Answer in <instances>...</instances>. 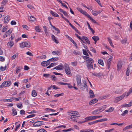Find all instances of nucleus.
<instances>
[{
  "label": "nucleus",
  "instance_id": "obj_1",
  "mask_svg": "<svg viewBox=\"0 0 132 132\" xmlns=\"http://www.w3.org/2000/svg\"><path fill=\"white\" fill-rule=\"evenodd\" d=\"M64 66L65 71L66 74L69 76H71V73L69 65L65 63Z\"/></svg>",
  "mask_w": 132,
  "mask_h": 132
},
{
  "label": "nucleus",
  "instance_id": "obj_2",
  "mask_svg": "<svg viewBox=\"0 0 132 132\" xmlns=\"http://www.w3.org/2000/svg\"><path fill=\"white\" fill-rule=\"evenodd\" d=\"M21 48L25 47H29L30 46V44L29 42H23L19 44Z\"/></svg>",
  "mask_w": 132,
  "mask_h": 132
},
{
  "label": "nucleus",
  "instance_id": "obj_3",
  "mask_svg": "<svg viewBox=\"0 0 132 132\" xmlns=\"http://www.w3.org/2000/svg\"><path fill=\"white\" fill-rule=\"evenodd\" d=\"M11 84L10 81H4L0 85V88H2L4 87H9Z\"/></svg>",
  "mask_w": 132,
  "mask_h": 132
},
{
  "label": "nucleus",
  "instance_id": "obj_4",
  "mask_svg": "<svg viewBox=\"0 0 132 132\" xmlns=\"http://www.w3.org/2000/svg\"><path fill=\"white\" fill-rule=\"evenodd\" d=\"M76 79L77 83V85L80 86L81 84V77L80 75H76Z\"/></svg>",
  "mask_w": 132,
  "mask_h": 132
},
{
  "label": "nucleus",
  "instance_id": "obj_5",
  "mask_svg": "<svg viewBox=\"0 0 132 132\" xmlns=\"http://www.w3.org/2000/svg\"><path fill=\"white\" fill-rule=\"evenodd\" d=\"M126 93V92H125L120 96L117 97L116 98V100H117V101H119L125 97Z\"/></svg>",
  "mask_w": 132,
  "mask_h": 132
},
{
  "label": "nucleus",
  "instance_id": "obj_6",
  "mask_svg": "<svg viewBox=\"0 0 132 132\" xmlns=\"http://www.w3.org/2000/svg\"><path fill=\"white\" fill-rule=\"evenodd\" d=\"M43 121H37L34 123L33 124L34 127L39 126L43 124Z\"/></svg>",
  "mask_w": 132,
  "mask_h": 132
},
{
  "label": "nucleus",
  "instance_id": "obj_7",
  "mask_svg": "<svg viewBox=\"0 0 132 132\" xmlns=\"http://www.w3.org/2000/svg\"><path fill=\"white\" fill-rule=\"evenodd\" d=\"M77 9L79 12L83 14L84 15L86 16H87L88 14L86 11L82 10L81 8L78 7L77 8Z\"/></svg>",
  "mask_w": 132,
  "mask_h": 132
},
{
  "label": "nucleus",
  "instance_id": "obj_8",
  "mask_svg": "<svg viewBox=\"0 0 132 132\" xmlns=\"http://www.w3.org/2000/svg\"><path fill=\"white\" fill-rule=\"evenodd\" d=\"M64 67L63 65L62 64H60L57 66L53 68V69H56L58 70H61L63 69Z\"/></svg>",
  "mask_w": 132,
  "mask_h": 132
},
{
  "label": "nucleus",
  "instance_id": "obj_9",
  "mask_svg": "<svg viewBox=\"0 0 132 132\" xmlns=\"http://www.w3.org/2000/svg\"><path fill=\"white\" fill-rule=\"evenodd\" d=\"M11 19L9 15H7L5 16L4 19V21L5 23H8Z\"/></svg>",
  "mask_w": 132,
  "mask_h": 132
},
{
  "label": "nucleus",
  "instance_id": "obj_10",
  "mask_svg": "<svg viewBox=\"0 0 132 132\" xmlns=\"http://www.w3.org/2000/svg\"><path fill=\"white\" fill-rule=\"evenodd\" d=\"M51 37L53 40L56 44H58L59 43V42L57 40V38L55 37L54 35L53 34L52 35Z\"/></svg>",
  "mask_w": 132,
  "mask_h": 132
},
{
  "label": "nucleus",
  "instance_id": "obj_11",
  "mask_svg": "<svg viewBox=\"0 0 132 132\" xmlns=\"http://www.w3.org/2000/svg\"><path fill=\"white\" fill-rule=\"evenodd\" d=\"M83 83L84 84V85H81L80 86V88L82 90L85 89L86 87H87V84L85 80H84L83 81Z\"/></svg>",
  "mask_w": 132,
  "mask_h": 132
},
{
  "label": "nucleus",
  "instance_id": "obj_12",
  "mask_svg": "<svg viewBox=\"0 0 132 132\" xmlns=\"http://www.w3.org/2000/svg\"><path fill=\"white\" fill-rule=\"evenodd\" d=\"M14 43L13 41L9 42L7 43V46L9 48H11L14 45Z\"/></svg>",
  "mask_w": 132,
  "mask_h": 132
},
{
  "label": "nucleus",
  "instance_id": "obj_13",
  "mask_svg": "<svg viewBox=\"0 0 132 132\" xmlns=\"http://www.w3.org/2000/svg\"><path fill=\"white\" fill-rule=\"evenodd\" d=\"M92 75L94 76L98 77L102 76L103 74L101 72H100L98 73L97 72H94L92 73Z\"/></svg>",
  "mask_w": 132,
  "mask_h": 132
},
{
  "label": "nucleus",
  "instance_id": "obj_14",
  "mask_svg": "<svg viewBox=\"0 0 132 132\" xmlns=\"http://www.w3.org/2000/svg\"><path fill=\"white\" fill-rule=\"evenodd\" d=\"M81 38L83 39L88 44H90V42L87 37L85 36H82Z\"/></svg>",
  "mask_w": 132,
  "mask_h": 132
},
{
  "label": "nucleus",
  "instance_id": "obj_15",
  "mask_svg": "<svg viewBox=\"0 0 132 132\" xmlns=\"http://www.w3.org/2000/svg\"><path fill=\"white\" fill-rule=\"evenodd\" d=\"M92 63H87L86 66L89 70H90L91 69H93V66L92 64Z\"/></svg>",
  "mask_w": 132,
  "mask_h": 132
},
{
  "label": "nucleus",
  "instance_id": "obj_16",
  "mask_svg": "<svg viewBox=\"0 0 132 132\" xmlns=\"http://www.w3.org/2000/svg\"><path fill=\"white\" fill-rule=\"evenodd\" d=\"M122 65V63L120 61H119L117 64V70L119 71L121 68Z\"/></svg>",
  "mask_w": 132,
  "mask_h": 132
},
{
  "label": "nucleus",
  "instance_id": "obj_17",
  "mask_svg": "<svg viewBox=\"0 0 132 132\" xmlns=\"http://www.w3.org/2000/svg\"><path fill=\"white\" fill-rule=\"evenodd\" d=\"M101 11H94L93 10L92 11V13L93 15L95 16H97L98 14L100 13Z\"/></svg>",
  "mask_w": 132,
  "mask_h": 132
},
{
  "label": "nucleus",
  "instance_id": "obj_18",
  "mask_svg": "<svg viewBox=\"0 0 132 132\" xmlns=\"http://www.w3.org/2000/svg\"><path fill=\"white\" fill-rule=\"evenodd\" d=\"M50 12V13L52 15L54 16L57 17H59V15H58L56 13L51 10V11Z\"/></svg>",
  "mask_w": 132,
  "mask_h": 132
},
{
  "label": "nucleus",
  "instance_id": "obj_19",
  "mask_svg": "<svg viewBox=\"0 0 132 132\" xmlns=\"http://www.w3.org/2000/svg\"><path fill=\"white\" fill-rule=\"evenodd\" d=\"M52 54L54 55H57L60 54V52L58 51H53L52 53Z\"/></svg>",
  "mask_w": 132,
  "mask_h": 132
},
{
  "label": "nucleus",
  "instance_id": "obj_20",
  "mask_svg": "<svg viewBox=\"0 0 132 132\" xmlns=\"http://www.w3.org/2000/svg\"><path fill=\"white\" fill-rule=\"evenodd\" d=\"M29 21L31 22H33L35 21V18L34 17L32 16H30L29 18Z\"/></svg>",
  "mask_w": 132,
  "mask_h": 132
},
{
  "label": "nucleus",
  "instance_id": "obj_21",
  "mask_svg": "<svg viewBox=\"0 0 132 132\" xmlns=\"http://www.w3.org/2000/svg\"><path fill=\"white\" fill-rule=\"evenodd\" d=\"M98 100L96 99H94L93 100H92L91 101L89 102V105H92L93 104L97 102L98 101Z\"/></svg>",
  "mask_w": 132,
  "mask_h": 132
},
{
  "label": "nucleus",
  "instance_id": "obj_22",
  "mask_svg": "<svg viewBox=\"0 0 132 132\" xmlns=\"http://www.w3.org/2000/svg\"><path fill=\"white\" fill-rule=\"evenodd\" d=\"M89 93L90 95V97L91 98H93L95 96L93 91L91 89L90 90Z\"/></svg>",
  "mask_w": 132,
  "mask_h": 132
},
{
  "label": "nucleus",
  "instance_id": "obj_23",
  "mask_svg": "<svg viewBox=\"0 0 132 132\" xmlns=\"http://www.w3.org/2000/svg\"><path fill=\"white\" fill-rule=\"evenodd\" d=\"M59 59L58 57H53L48 60L47 61H55L58 60Z\"/></svg>",
  "mask_w": 132,
  "mask_h": 132
},
{
  "label": "nucleus",
  "instance_id": "obj_24",
  "mask_svg": "<svg viewBox=\"0 0 132 132\" xmlns=\"http://www.w3.org/2000/svg\"><path fill=\"white\" fill-rule=\"evenodd\" d=\"M86 61L87 62V63H93L94 62L93 60L92 59L89 57L88 58L87 60H86Z\"/></svg>",
  "mask_w": 132,
  "mask_h": 132
},
{
  "label": "nucleus",
  "instance_id": "obj_25",
  "mask_svg": "<svg viewBox=\"0 0 132 132\" xmlns=\"http://www.w3.org/2000/svg\"><path fill=\"white\" fill-rule=\"evenodd\" d=\"M87 18H89V19L92 21L93 22L95 23H97L93 19L89 14L87 16Z\"/></svg>",
  "mask_w": 132,
  "mask_h": 132
},
{
  "label": "nucleus",
  "instance_id": "obj_26",
  "mask_svg": "<svg viewBox=\"0 0 132 132\" xmlns=\"http://www.w3.org/2000/svg\"><path fill=\"white\" fill-rule=\"evenodd\" d=\"M77 117L75 115H71L70 118L71 119H72L73 121H76V120L77 119Z\"/></svg>",
  "mask_w": 132,
  "mask_h": 132
},
{
  "label": "nucleus",
  "instance_id": "obj_27",
  "mask_svg": "<svg viewBox=\"0 0 132 132\" xmlns=\"http://www.w3.org/2000/svg\"><path fill=\"white\" fill-rule=\"evenodd\" d=\"M35 30L37 32H41L40 28L38 26H36L35 28Z\"/></svg>",
  "mask_w": 132,
  "mask_h": 132
},
{
  "label": "nucleus",
  "instance_id": "obj_28",
  "mask_svg": "<svg viewBox=\"0 0 132 132\" xmlns=\"http://www.w3.org/2000/svg\"><path fill=\"white\" fill-rule=\"evenodd\" d=\"M80 132H94V131L93 130L91 129H88L87 130L82 129L81 130Z\"/></svg>",
  "mask_w": 132,
  "mask_h": 132
},
{
  "label": "nucleus",
  "instance_id": "obj_29",
  "mask_svg": "<svg viewBox=\"0 0 132 132\" xmlns=\"http://www.w3.org/2000/svg\"><path fill=\"white\" fill-rule=\"evenodd\" d=\"M108 40L110 45L113 47H114V45L112 44L111 39L109 37H108Z\"/></svg>",
  "mask_w": 132,
  "mask_h": 132
},
{
  "label": "nucleus",
  "instance_id": "obj_30",
  "mask_svg": "<svg viewBox=\"0 0 132 132\" xmlns=\"http://www.w3.org/2000/svg\"><path fill=\"white\" fill-rule=\"evenodd\" d=\"M69 115H70V114H72V115L76 116L79 113L77 111H72L71 112L69 113Z\"/></svg>",
  "mask_w": 132,
  "mask_h": 132
},
{
  "label": "nucleus",
  "instance_id": "obj_31",
  "mask_svg": "<svg viewBox=\"0 0 132 132\" xmlns=\"http://www.w3.org/2000/svg\"><path fill=\"white\" fill-rule=\"evenodd\" d=\"M108 120L107 118H104L102 119H101L98 120H96V123L98 122H101L102 121H106Z\"/></svg>",
  "mask_w": 132,
  "mask_h": 132
},
{
  "label": "nucleus",
  "instance_id": "obj_32",
  "mask_svg": "<svg viewBox=\"0 0 132 132\" xmlns=\"http://www.w3.org/2000/svg\"><path fill=\"white\" fill-rule=\"evenodd\" d=\"M114 109L113 108V107H111L108 110H106L105 111V112H112V111H113Z\"/></svg>",
  "mask_w": 132,
  "mask_h": 132
},
{
  "label": "nucleus",
  "instance_id": "obj_33",
  "mask_svg": "<svg viewBox=\"0 0 132 132\" xmlns=\"http://www.w3.org/2000/svg\"><path fill=\"white\" fill-rule=\"evenodd\" d=\"M31 95L32 96L34 97H35L37 96V93L35 90H33L32 91Z\"/></svg>",
  "mask_w": 132,
  "mask_h": 132
},
{
  "label": "nucleus",
  "instance_id": "obj_34",
  "mask_svg": "<svg viewBox=\"0 0 132 132\" xmlns=\"http://www.w3.org/2000/svg\"><path fill=\"white\" fill-rule=\"evenodd\" d=\"M121 107L122 108H124L126 107H130L131 105H130L129 103V104H127L126 103H124L121 106Z\"/></svg>",
  "mask_w": 132,
  "mask_h": 132
},
{
  "label": "nucleus",
  "instance_id": "obj_35",
  "mask_svg": "<svg viewBox=\"0 0 132 132\" xmlns=\"http://www.w3.org/2000/svg\"><path fill=\"white\" fill-rule=\"evenodd\" d=\"M1 101L4 102H12V100L11 99H5L2 100Z\"/></svg>",
  "mask_w": 132,
  "mask_h": 132
},
{
  "label": "nucleus",
  "instance_id": "obj_36",
  "mask_svg": "<svg viewBox=\"0 0 132 132\" xmlns=\"http://www.w3.org/2000/svg\"><path fill=\"white\" fill-rule=\"evenodd\" d=\"M100 110H99V108L95 110L94 111H93L92 113L94 114H98L100 113V112L97 113V112L100 111Z\"/></svg>",
  "mask_w": 132,
  "mask_h": 132
},
{
  "label": "nucleus",
  "instance_id": "obj_37",
  "mask_svg": "<svg viewBox=\"0 0 132 132\" xmlns=\"http://www.w3.org/2000/svg\"><path fill=\"white\" fill-rule=\"evenodd\" d=\"M21 70L20 67H17L16 68V73H18Z\"/></svg>",
  "mask_w": 132,
  "mask_h": 132
},
{
  "label": "nucleus",
  "instance_id": "obj_38",
  "mask_svg": "<svg viewBox=\"0 0 132 132\" xmlns=\"http://www.w3.org/2000/svg\"><path fill=\"white\" fill-rule=\"evenodd\" d=\"M122 92V90L119 89L117 90L115 92V93L117 94H121Z\"/></svg>",
  "mask_w": 132,
  "mask_h": 132
},
{
  "label": "nucleus",
  "instance_id": "obj_39",
  "mask_svg": "<svg viewBox=\"0 0 132 132\" xmlns=\"http://www.w3.org/2000/svg\"><path fill=\"white\" fill-rule=\"evenodd\" d=\"M17 107L19 108H22L23 107L22 104L21 103H19L16 104Z\"/></svg>",
  "mask_w": 132,
  "mask_h": 132
},
{
  "label": "nucleus",
  "instance_id": "obj_40",
  "mask_svg": "<svg viewBox=\"0 0 132 132\" xmlns=\"http://www.w3.org/2000/svg\"><path fill=\"white\" fill-rule=\"evenodd\" d=\"M105 105L103 106L100 107L99 108L100 110V112L104 110L105 108Z\"/></svg>",
  "mask_w": 132,
  "mask_h": 132
},
{
  "label": "nucleus",
  "instance_id": "obj_41",
  "mask_svg": "<svg viewBox=\"0 0 132 132\" xmlns=\"http://www.w3.org/2000/svg\"><path fill=\"white\" fill-rule=\"evenodd\" d=\"M132 90L130 89L127 92V93H126V94L125 96L126 97H127L132 93Z\"/></svg>",
  "mask_w": 132,
  "mask_h": 132
},
{
  "label": "nucleus",
  "instance_id": "obj_42",
  "mask_svg": "<svg viewBox=\"0 0 132 132\" xmlns=\"http://www.w3.org/2000/svg\"><path fill=\"white\" fill-rule=\"evenodd\" d=\"M112 58V56H111V57H110L108 59L107 63V64H109V65L110 64Z\"/></svg>",
  "mask_w": 132,
  "mask_h": 132
},
{
  "label": "nucleus",
  "instance_id": "obj_43",
  "mask_svg": "<svg viewBox=\"0 0 132 132\" xmlns=\"http://www.w3.org/2000/svg\"><path fill=\"white\" fill-rule=\"evenodd\" d=\"M127 38L126 37L125 38L123 39L121 41V43L122 44H125L127 43Z\"/></svg>",
  "mask_w": 132,
  "mask_h": 132
},
{
  "label": "nucleus",
  "instance_id": "obj_44",
  "mask_svg": "<svg viewBox=\"0 0 132 132\" xmlns=\"http://www.w3.org/2000/svg\"><path fill=\"white\" fill-rule=\"evenodd\" d=\"M98 63L102 65V66H103L104 65V64H103V61L101 60V59H99L98 60Z\"/></svg>",
  "mask_w": 132,
  "mask_h": 132
},
{
  "label": "nucleus",
  "instance_id": "obj_45",
  "mask_svg": "<svg viewBox=\"0 0 132 132\" xmlns=\"http://www.w3.org/2000/svg\"><path fill=\"white\" fill-rule=\"evenodd\" d=\"M90 51H92L94 53H96V50L95 48H94L92 47H90Z\"/></svg>",
  "mask_w": 132,
  "mask_h": 132
},
{
  "label": "nucleus",
  "instance_id": "obj_46",
  "mask_svg": "<svg viewBox=\"0 0 132 132\" xmlns=\"http://www.w3.org/2000/svg\"><path fill=\"white\" fill-rule=\"evenodd\" d=\"M85 119L86 120V121H88L92 120L91 118V116L86 117L85 118Z\"/></svg>",
  "mask_w": 132,
  "mask_h": 132
},
{
  "label": "nucleus",
  "instance_id": "obj_47",
  "mask_svg": "<svg viewBox=\"0 0 132 132\" xmlns=\"http://www.w3.org/2000/svg\"><path fill=\"white\" fill-rule=\"evenodd\" d=\"M92 38L94 40H99V38L97 36H93Z\"/></svg>",
  "mask_w": 132,
  "mask_h": 132
},
{
  "label": "nucleus",
  "instance_id": "obj_48",
  "mask_svg": "<svg viewBox=\"0 0 132 132\" xmlns=\"http://www.w3.org/2000/svg\"><path fill=\"white\" fill-rule=\"evenodd\" d=\"M46 63V61H43L41 63V64L43 66L46 67L47 66Z\"/></svg>",
  "mask_w": 132,
  "mask_h": 132
},
{
  "label": "nucleus",
  "instance_id": "obj_49",
  "mask_svg": "<svg viewBox=\"0 0 132 132\" xmlns=\"http://www.w3.org/2000/svg\"><path fill=\"white\" fill-rule=\"evenodd\" d=\"M64 95V93H61V94H56L54 95V96L55 97H58L60 96H63Z\"/></svg>",
  "mask_w": 132,
  "mask_h": 132
},
{
  "label": "nucleus",
  "instance_id": "obj_50",
  "mask_svg": "<svg viewBox=\"0 0 132 132\" xmlns=\"http://www.w3.org/2000/svg\"><path fill=\"white\" fill-rule=\"evenodd\" d=\"M8 0H3L1 3L3 6L5 5L7 2Z\"/></svg>",
  "mask_w": 132,
  "mask_h": 132
},
{
  "label": "nucleus",
  "instance_id": "obj_51",
  "mask_svg": "<svg viewBox=\"0 0 132 132\" xmlns=\"http://www.w3.org/2000/svg\"><path fill=\"white\" fill-rule=\"evenodd\" d=\"M82 52L83 54L84 55H86L87 56H88L89 55L88 54V53L85 50L83 49L82 50Z\"/></svg>",
  "mask_w": 132,
  "mask_h": 132
},
{
  "label": "nucleus",
  "instance_id": "obj_52",
  "mask_svg": "<svg viewBox=\"0 0 132 132\" xmlns=\"http://www.w3.org/2000/svg\"><path fill=\"white\" fill-rule=\"evenodd\" d=\"M128 112V111L127 110H126L123 111L122 113L121 114V115L123 116H125V115L127 114Z\"/></svg>",
  "mask_w": 132,
  "mask_h": 132
},
{
  "label": "nucleus",
  "instance_id": "obj_53",
  "mask_svg": "<svg viewBox=\"0 0 132 132\" xmlns=\"http://www.w3.org/2000/svg\"><path fill=\"white\" fill-rule=\"evenodd\" d=\"M6 68V65L4 67L2 66H1L0 67L1 70L2 71H4Z\"/></svg>",
  "mask_w": 132,
  "mask_h": 132
},
{
  "label": "nucleus",
  "instance_id": "obj_54",
  "mask_svg": "<svg viewBox=\"0 0 132 132\" xmlns=\"http://www.w3.org/2000/svg\"><path fill=\"white\" fill-rule=\"evenodd\" d=\"M71 64L73 66H76L77 64V61L71 62Z\"/></svg>",
  "mask_w": 132,
  "mask_h": 132
},
{
  "label": "nucleus",
  "instance_id": "obj_55",
  "mask_svg": "<svg viewBox=\"0 0 132 132\" xmlns=\"http://www.w3.org/2000/svg\"><path fill=\"white\" fill-rule=\"evenodd\" d=\"M37 132H47L44 129H41L38 130Z\"/></svg>",
  "mask_w": 132,
  "mask_h": 132
},
{
  "label": "nucleus",
  "instance_id": "obj_56",
  "mask_svg": "<svg viewBox=\"0 0 132 132\" xmlns=\"http://www.w3.org/2000/svg\"><path fill=\"white\" fill-rule=\"evenodd\" d=\"M73 29H74L75 31L79 34H80V33L79 32V30L77 29V28L74 26H73L72 28Z\"/></svg>",
  "mask_w": 132,
  "mask_h": 132
},
{
  "label": "nucleus",
  "instance_id": "obj_57",
  "mask_svg": "<svg viewBox=\"0 0 132 132\" xmlns=\"http://www.w3.org/2000/svg\"><path fill=\"white\" fill-rule=\"evenodd\" d=\"M104 46L106 48L108 49L109 51L111 52L112 51V50L109 47L107 46L106 44L104 45Z\"/></svg>",
  "mask_w": 132,
  "mask_h": 132
},
{
  "label": "nucleus",
  "instance_id": "obj_58",
  "mask_svg": "<svg viewBox=\"0 0 132 132\" xmlns=\"http://www.w3.org/2000/svg\"><path fill=\"white\" fill-rule=\"evenodd\" d=\"M12 30L11 29H10L9 30H8L7 31H6L5 32V33L7 34V35H10V34L12 32Z\"/></svg>",
  "mask_w": 132,
  "mask_h": 132
},
{
  "label": "nucleus",
  "instance_id": "obj_59",
  "mask_svg": "<svg viewBox=\"0 0 132 132\" xmlns=\"http://www.w3.org/2000/svg\"><path fill=\"white\" fill-rule=\"evenodd\" d=\"M129 68H128L126 71V75L127 76H128L129 75Z\"/></svg>",
  "mask_w": 132,
  "mask_h": 132
},
{
  "label": "nucleus",
  "instance_id": "obj_60",
  "mask_svg": "<svg viewBox=\"0 0 132 132\" xmlns=\"http://www.w3.org/2000/svg\"><path fill=\"white\" fill-rule=\"evenodd\" d=\"M13 113V116L16 115L17 114V112L16 110L15 109H13L12 110Z\"/></svg>",
  "mask_w": 132,
  "mask_h": 132
},
{
  "label": "nucleus",
  "instance_id": "obj_61",
  "mask_svg": "<svg viewBox=\"0 0 132 132\" xmlns=\"http://www.w3.org/2000/svg\"><path fill=\"white\" fill-rule=\"evenodd\" d=\"M58 84L60 85H69V84L67 83H64L63 82H58Z\"/></svg>",
  "mask_w": 132,
  "mask_h": 132
},
{
  "label": "nucleus",
  "instance_id": "obj_62",
  "mask_svg": "<svg viewBox=\"0 0 132 132\" xmlns=\"http://www.w3.org/2000/svg\"><path fill=\"white\" fill-rule=\"evenodd\" d=\"M46 56L45 55H42L40 57V58L41 59H44L46 58Z\"/></svg>",
  "mask_w": 132,
  "mask_h": 132
},
{
  "label": "nucleus",
  "instance_id": "obj_63",
  "mask_svg": "<svg viewBox=\"0 0 132 132\" xmlns=\"http://www.w3.org/2000/svg\"><path fill=\"white\" fill-rule=\"evenodd\" d=\"M51 78L52 80L54 81L56 80V78L55 77V76L54 75H52L51 76Z\"/></svg>",
  "mask_w": 132,
  "mask_h": 132
},
{
  "label": "nucleus",
  "instance_id": "obj_64",
  "mask_svg": "<svg viewBox=\"0 0 132 132\" xmlns=\"http://www.w3.org/2000/svg\"><path fill=\"white\" fill-rule=\"evenodd\" d=\"M18 54H15L13 55L11 57L12 59H15L17 56H18Z\"/></svg>",
  "mask_w": 132,
  "mask_h": 132
}]
</instances>
